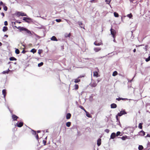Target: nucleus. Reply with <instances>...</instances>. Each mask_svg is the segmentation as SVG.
Returning a JSON list of instances; mask_svg holds the SVG:
<instances>
[{
  "mask_svg": "<svg viewBox=\"0 0 150 150\" xmlns=\"http://www.w3.org/2000/svg\"><path fill=\"white\" fill-rule=\"evenodd\" d=\"M111 34L112 35V37H113L114 39H115V35L116 33V31L115 30L112 29V28H111L110 29Z\"/></svg>",
  "mask_w": 150,
  "mask_h": 150,
  "instance_id": "obj_1",
  "label": "nucleus"
},
{
  "mask_svg": "<svg viewBox=\"0 0 150 150\" xmlns=\"http://www.w3.org/2000/svg\"><path fill=\"white\" fill-rule=\"evenodd\" d=\"M16 23L15 22H14L13 24V25H14L15 27L17 28H19V29L20 30V31H25L26 28H23V27H17V26H16Z\"/></svg>",
  "mask_w": 150,
  "mask_h": 150,
  "instance_id": "obj_2",
  "label": "nucleus"
},
{
  "mask_svg": "<svg viewBox=\"0 0 150 150\" xmlns=\"http://www.w3.org/2000/svg\"><path fill=\"white\" fill-rule=\"evenodd\" d=\"M126 114V112L125 111V110H122L120 112L118 113L117 115L119 116H121L122 115Z\"/></svg>",
  "mask_w": 150,
  "mask_h": 150,
  "instance_id": "obj_3",
  "label": "nucleus"
},
{
  "mask_svg": "<svg viewBox=\"0 0 150 150\" xmlns=\"http://www.w3.org/2000/svg\"><path fill=\"white\" fill-rule=\"evenodd\" d=\"M11 117L13 120L14 121H17V119L18 118V117L14 114H12Z\"/></svg>",
  "mask_w": 150,
  "mask_h": 150,
  "instance_id": "obj_4",
  "label": "nucleus"
},
{
  "mask_svg": "<svg viewBox=\"0 0 150 150\" xmlns=\"http://www.w3.org/2000/svg\"><path fill=\"white\" fill-rule=\"evenodd\" d=\"M97 85V83L95 81H93L90 84V86L92 87H95Z\"/></svg>",
  "mask_w": 150,
  "mask_h": 150,
  "instance_id": "obj_5",
  "label": "nucleus"
},
{
  "mask_svg": "<svg viewBox=\"0 0 150 150\" xmlns=\"http://www.w3.org/2000/svg\"><path fill=\"white\" fill-rule=\"evenodd\" d=\"M16 125L18 127H21L23 126V123L22 122H18L16 124Z\"/></svg>",
  "mask_w": 150,
  "mask_h": 150,
  "instance_id": "obj_6",
  "label": "nucleus"
},
{
  "mask_svg": "<svg viewBox=\"0 0 150 150\" xmlns=\"http://www.w3.org/2000/svg\"><path fill=\"white\" fill-rule=\"evenodd\" d=\"M23 21H25L28 23H29L31 20L30 18L25 17H23Z\"/></svg>",
  "mask_w": 150,
  "mask_h": 150,
  "instance_id": "obj_7",
  "label": "nucleus"
},
{
  "mask_svg": "<svg viewBox=\"0 0 150 150\" xmlns=\"http://www.w3.org/2000/svg\"><path fill=\"white\" fill-rule=\"evenodd\" d=\"M83 77V76H79L78 77V79H75V80H74L75 83H77L80 82V79H78L79 78H81L82 77Z\"/></svg>",
  "mask_w": 150,
  "mask_h": 150,
  "instance_id": "obj_8",
  "label": "nucleus"
},
{
  "mask_svg": "<svg viewBox=\"0 0 150 150\" xmlns=\"http://www.w3.org/2000/svg\"><path fill=\"white\" fill-rule=\"evenodd\" d=\"M116 136V133L114 132L112 133L110 136V139H114Z\"/></svg>",
  "mask_w": 150,
  "mask_h": 150,
  "instance_id": "obj_9",
  "label": "nucleus"
},
{
  "mask_svg": "<svg viewBox=\"0 0 150 150\" xmlns=\"http://www.w3.org/2000/svg\"><path fill=\"white\" fill-rule=\"evenodd\" d=\"M79 25H80V27L82 28H83V29H84V24H83L81 22H79Z\"/></svg>",
  "mask_w": 150,
  "mask_h": 150,
  "instance_id": "obj_10",
  "label": "nucleus"
},
{
  "mask_svg": "<svg viewBox=\"0 0 150 150\" xmlns=\"http://www.w3.org/2000/svg\"><path fill=\"white\" fill-rule=\"evenodd\" d=\"M93 50L96 52H97L101 50V48L99 47L94 48Z\"/></svg>",
  "mask_w": 150,
  "mask_h": 150,
  "instance_id": "obj_11",
  "label": "nucleus"
},
{
  "mask_svg": "<svg viewBox=\"0 0 150 150\" xmlns=\"http://www.w3.org/2000/svg\"><path fill=\"white\" fill-rule=\"evenodd\" d=\"M117 105L115 103H112L111 105V108H115L117 107Z\"/></svg>",
  "mask_w": 150,
  "mask_h": 150,
  "instance_id": "obj_12",
  "label": "nucleus"
},
{
  "mask_svg": "<svg viewBox=\"0 0 150 150\" xmlns=\"http://www.w3.org/2000/svg\"><path fill=\"white\" fill-rule=\"evenodd\" d=\"M71 115L70 113H67L66 115V117L67 119H70L71 117Z\"/></svg>",
  "mask_w": 150,
  "mask_h": 150,
  "instance_id": "obj_13",
  "label": "nucleus"
},
{
  "mask_svg": "<svg viewBox=\"0 0 150 150\" xmlns=\"http://www.w3.org/2000/svg\"><path fill=\"white\" fill-rule=\"evenodd\" d=\"M139 134L141 136H144L145 135V132L143 131L142 130L139 132Z\"/></svg>",
  "mask_w": 150,
  "mask_h": 150,
  "instance_id": "obj_14",
  "label": "nucleus"
},
{
  "mask_svg": "<svg viewBox=\"0 0 150 150\" xmlns=\"http://www.w3.org/2000/svg\"><path fill=\"white\" fill-rule=\"evenodd\" d=\"M101 144V139H99L97 140V144L99 146Z\"/></svg>",
  "mask_w": 150,
  "mask_h": 150,
  "instance_id": "obj_15",
  "label": "nucleus"
},
{
  "mask_svg": "<svg viewBox=\"0 0 150 150\" xmlns=\"http://www.w3.org/2000/svg\"><path fill=\"white\" fill-rule=\"evenodd\" d=\"M51 40H53V41H57V38H56V37L54 36H52L51 39Z\"/></svg>",
  "mask_w": 150,
  "mask_h": 150,
  "instance_id": "obj_16",
  "label": "nucleus"
},
{
  "mask_svg": "<svg viewBox=\"0 0 150 150\" xmlns=\"http://www.w3.org/2000/svg\"><path fill=\"white\" fill-rule=\"evenodd\" d=\"M8 30L7 27L6 26H4L3 28V31L4 32L7 31Z\"/></svg>",
  "mask_w": 150,
  "mask_h": 150,
  "instance_id": "obj_17",
  "label": "nucleus"
},
{
  "mask_svg": "<svg viewBox=\"0 0 150 150\" xmlns=\"http://www.w3.org/2000/svg\"><path fill=\"white\" fill-rule=\"evenodd\" d=\"M2 93L4 95V97L5 98L6 95V90L3 89L2 90Z\"/></svg>",
  "mask_w": 150,
  "mask_h": 150,
  "instance_id": "obj_18",
  "label": "nucleus"
},
{
  "mask_svg": "<svg viewBox=\"0 0 150 150\" xmlns=\"http://www.w3.org/2000/svg\"><path fill=\"white\" fill-rule=\"evenodd\" d=\"M94 44L95 45L99 46L101 44H102V43H98L97 41H96L94 42Z\"/></svg>",
  "mask_w": 150,
  "mask_h": 150,
  "instance_id": "obj_19",
  "label": "nucleus"
},
{
  "mask_svg": "<svg viewBox=\"0 0 150 150\" xmlns=\"http://www.w3.org/2000/svg\"><path fill=\"white\" fill-rule=\"evenodd\" d=\"M10 71V70L9 69H8V70H6V71H4L3 72H2V73L3 74H8L9 72Z\"/></svg>",
  "mask_w": 150,
  "mask_h": 150,
  "instance_id": "obj_20",
  "label": "nucleus"
},
{
  "mask_svg": "<svg viewBox=\"0 0 150 150\" xmlns=\"http://www.w3.org/2000/svg\"><path fill=\"white\" fill-rule=\"evenodd\" d=\"M9 59L10 61H13V60L16 61L17 60L14 57H11Z\"/></svg>",
  "mask_w": 150,
  "mask_h": 150,
  "instance_id": "obj_21",
  "label": "nucleus"
},
{
  "mask_svg": "<svg viewBox=\"0 0 150 150\" xmlns=\"http://www.w3.org/2000/svg\"><path fill=\"white\" fill-rule=\"evenodd\" d=\"M86 116L88 117H91V115H90V114H89V112H86Z\"/></svg>",
  "mask_w": 150,
  "mask_h": 150,
  "instance_id": "obj_22",
  "label": "nucleus"
},
{
  "mask_svg": "<svg viewBox=\"0 0 150 150\" xmlns=\"http://www.w3.org/2000/svg\"><path fill=\"white\" fill-rule=\"evenodd\" d=\"M71 124V122H67L66 123V125L67 127H69L70 126Z\"/></svg>",
  "mask_w": 150,
  "mask_h": 150,
  "instance_id": "obj_23",
  "label": "nucleus"
},
{
  "mask_svg": "<svg viewBox=\"0 0 150 150\" xmlns=\"http://www.w3.org/2000/svg\"><path fill=\"white\" fill-rule=\"evenodd\" d=\"M98 73L97 71L94 72L93 73V76L97 77L98 76Z\"/></svg>",
  "mask_w": 150,
  "mask_h": 150,
  "instance_id": "obj_24",
  "label": "nucleus"
},
{
  "mask_svg": "<svg viewBox=\"0 0 150 150\" xmlns=\"http://www.w3.org/2000/svg\"><path fill=\"white\" fill-rule=\"evenodd\" d=\"M79 107L81 109L83 110L85 112H87V111L81 105H80L79 106Z\"/></svg>",
  "mask_w": 150,
  "mask_h": 150,
  "instance_id": "obj_25",
  "label": "nucleus"
},
{
  "mask_svg": "<svg viewBox=\"0 0 150 150\" xmlns=\"http://www.w3.org/2000/svg\"><path fill=\"white\" fill-rule=\"evenodd\" d=\"M15 53L17 54H18L20 53V51L18 49H16L15 50Z\"/></svg>",
  "mask_w": 150,
  "mask_h": 150,
  "instance_id": "obj_26",
  "label": "nucleus"
},
{
  "mask_svg": "<svg viewBox=\"0 0 150 150\" xmlns=\"http://www.w3.org/2000/svg\"><path fill=\"white\" fill-rule=\"evenodd\" d=\"M143 149V147L142 145H139L138 147L139 150H142Z\"/></svg>",
  "mask_w": 150,
  "mask_h": 150,
  "instance_id": "obj_27",
  "label": "nucleus"
},
{
  "mask_svg": "<svg viewBox=\"0 0 150 150\" xmlns=\"http://www.w3.org/2000/svg\"><path fill=\"white\" fill-rule=\"evenodd\" d=\"M117 74V72L116 71H114L113 74H112V76H116Z\"/></svg>",
  "mask_w": 150,
  "mask_h": 150,
  "instance_id": "obj_28",
  "label": "nucleus"
},
{
  "mask_svg": "<svg viewBox=\"0 0 150 150\" xmlns=\"http://www.w3.org/2000/svg\"><path fill=\"white\" fill-rule=\"evenodd\" d=\"M19 14L20 16H26V14L23 13H20Z\"/></svg>",
  "mask_w": 150,
  "mask_h": 150,
  "instance_id": "obj_29",
  "label": "nucleus"
},
{
  "mask_svg": "<svg viewBox=\"0 0 150 150\" xmlns=\"http://www.w3.org/2000/svg\"><path fill=\"white\" fill-rule=\"evenodd\" d=\"M114 16L116 17H118L119 16L118 14L115 12L114 13Z\"/></svg>",
  "mask_w": 150,
  "mask_h": 150,
  "instance_id": "obj_30",
  "label": "nucleus"
},
{
  "mask_svg": "<svg viewBox=\"0 0 150 150\" xmlns=\"http://www.w3.org/2000/svg\"><path fill=\"white\" fill-rule=\"evenodd\" d=\"M30 52L34 53L36 52V50L35 49H33L31 50Z\"/></svg>",
  "mask_w": 150,
  "mask_h": 150,
  "instance_id": "obj_31",
  "label": "nucleus"
},
{
  "mask_svg": "<svg viewBox=\"0 0 150 150\" xmlns=\"http://www.w3.org/2000/svg\"><path fill=\"white\" fill-rule=\"evenodd\" d=\"M71 35L70 33H69L68 34H65V36L66 37H69Z\"/></svg>",
  "mask_w": 150,
  "mask_h": 150,
  "instance_id": "obj_32",
  "label": "nucleus"
},
{
  "mask_svg": "<svg viewBox=\"0 0 150 150\" xmlns=\"http://www.w3.org/2000/svg\"><path fill=\"white\" fill-rule=\"evenodd\" d=\"M142 123H140L139 124L138 127L139 128H140V129H142Z\"/></svg>",
  "mask_w": 150,
  "mask_h": 150,
  "instance_id": "obj_33",
  "label": "nucleus"
},
{
  "mask_svg": "<svg viewBox=\"0 0 150 150\" xmlns=\"http://www.w3.org/2000/svg\"><path fill=\"white\" fill-rule=\"evenodd\" d=\"M43 64V62H41L40 63L38 64V67H40L42 66Z\"/></svg>",
  "mask_w": 150,
  "mask_h": 150,
  "instance_id": "obj_34",
  "label": "nucleus"
},
{
  "mask_svg": "<svg viewBox=\"0 0 150 150\" xmlns=\"http://www.w3.org/2000/svg\"><path fill=\"white\" fill-rule=\"evenodd\" d=\"M111 0H105V2L107 4H109V3L111 1Z\"/></svg>",
  "mask_w": 150,
  "mask_h": 150,
  "instance_id": "obj_35",
  "label": "nucleus"
},
{
  "mask_svg": "<svg viewBox=\"0 0 150 150\" xmlns=\"http://www.w3.org/2000/svg\"><path fill=\"white\" fill-rule=\"evenodd\" d=\"M127 16L129 17V18H131L132 17V15L131 13H130L129 14H128L127 15Z\"/></svg>",
  "mask_w": 150,
  "mask_h": 150,
  "instance_id": "obj_36",
  "label": "nucleus"
},
{
  "mask_svg": "<svg viewBox=\"0 0 150 150\" xmlns=\"http://www.w3.org/2000/svg\"><path fill=\"white\" fill-rule=\"evenodd\" d=\"M43 52V50H38V54H40Z\"/></svg>",
  "mask_w": 150,
  "mask_h": 150,
  "instance_id": "obj_37",
  "label": "nucleus"
},
{
  "mask_svg": "<svg viewBox=\"0 0 150 150\" xmlns=\"http://www.w3.org/2000/svg\"><path fill=\"white\" fill-rule=\"evenodd\" d=\"M25 32L28 34H30L31 33V32L29 30H28L27 29H26Z\"/></svg>",
  "mask_w": 150,
  "mask_h": 150,
  "instance_id": "obj_38",
  "label": "nucleus"
},
{
  "mask_svg": "<svg viewBox=\"0 0 150 150\" xmlns=\"http://www.w3.org/2000/svg\"><path fill=\"white\" fill-rule=\"evenodd\" d=\"M123 99H124V98H116V100L118 101H120V100H123Z\"/></svg>",
  "mask_w": 150,
  "mask_h": 150,
  "instance_id": "obj_39",
  "label": "nucleus"
},
{
  "mask_svg": "<svg viewBox=\"0 0 150 150\" xmlns=\"http://www.w3.org/2000/svg\"><path fill=\"white\" fill-rule=\"evenodd\" d=\"M120 134H121L120 132L118 131L117 132L116 134V136H117L120 135Z\"/></svg>",
  "mask_w": 150,
  "mask_h": 150,
  "instance_id": "obj_40",
  "label": "nucleus"
},
{
  "mask_svg": "<svg viewBox=\"0 0 150 150\" xmlns=\"http://www.w3.org/2000/svg\"><path fill=\"white\" fill-rule=\"evenodd\" d=\"M55 21L57 22H60L61 21V20L60 19H56Z\"/></svg>",
  "mask_w": 150,
  "mask_h": 150,
  "instance_id": "obj_41",
  "label": "nucleus"
},
{
  "mask_svg": "<svg viewBox=\"0 0 150 150\" xmlns=\"http://www.w3.org/2000/svg\"><path fill=\"white\" fill-rule=\"evenodd\" d=\"M4 9L5 11H7L8 10V8L6 6H4Z\"/></svg>",
  "mask_w": 150,
  "mask_h": 150,
  "instance_id": "obj_42",
  "label": "nucleus"
},
{
  "mask_svg": "<svg viewBox=\"0 0 150 150\" xmlns=\"http://www.w3.org/2000/svg\"><path fill=\"white\" fill-rule=\"evenodd\" d=\"M110 130L108 129H106L105 130V132L108 133L109 132Z\"/></svg>",
  "mask_w": 150,
  "mask_h": 150,
  "instance_id": "obj_43",
  "label": "nucleus"
},
{
  "mask_svg": "<svg viewBox=\"0 0 150 150\" xmlns=\"http://www.w3.org/2000/svg\"><path fill=\"white\" fill-rule=\"evenodd\" d=\"M42 142L44 145H45L46 144V141L45 140H43L42 141Z\"/></svg>",
  "mask_w": 150,
  "mask_h": 150,
  "instance_id": "obj_44",
  "label": "nucleus"
},
{
  "mask_svg": "<svg viewBox=\"0 0 150 150\" xmlns=\"http://www.w3.org/2000/svg\"><path fill=\"white\" fill-rule=\"evenodd\" d=\"M0 6L2 5L3 6H4V4L3 2L2 1H1L0 2Z\"/></svg>",
  "mask_w": 150,
  "mask_h": 150,
  "instance_id": "obj_45",
  "label": "nucleus"
},
{
  "mask_svg": "<svg viewBox=\"0 0 150 150\" xmlns=\"http://www.w3.org/2000/svg\"><path fill=\"white\" fill-rule=\"evenodd\" d=\"M126 137H125V136H122V137H121V139L122 140H125L126 139Z\"/></svg>",
  "mask_w": 150,
  "mask_h": 150,
  "instance_id": "obj_46",
  "label": "nucleus"
},
{
  "mask_svg": "<svg viewBox=\"0 0 150 150\" xmlns=\"http://www.w3.org/2000/svg\"><path fill=\"white\" fill-rule=\"evenodd\" d=\"M32 132L33 134L35 135L36 134V132L35 131L32 130Z\"/></svg>",
  "mask_w": 150,
  "mask_h": 150,
  "instance_id": "obj_47",
  "label": "nucleus"
},
{
  "mask_svg": "<svg viewBox=\"0 0 150 150\" xmlns=\"http://www.w3.org/2000/svg\"><path fill=\"white\" fill-rule=\"evenodd\" d=\"M75 86V88L76 89H78L79 87L78 85L77 84H75L74 85Z\"/></svg>",
  "mask_w": 150,
  "mask_h": 150,
  "instance_id": "obj_48",
  "label": "nucleus"
},
{
  "mask_svg": "<svg viewBox=\"0 0 150 150\" xmlns=\"http://www.w3.org/2000/svg\"><path fill=\"white\" fill-rule=\"evenodd\" d=\"M4 25L6 26L8 25V22L7 21H5L4 23Z\"/></svg>",
  "mask_w": 150,
  "mask_h": 150,
  "instance_id": "obj_49",
  "label": "nucleus"
},
{
  "mask_svg": "<svg viewBox=\"0 0 150 150\" xmlns=\"http://www.w3.org/2000/svg\"><path fill=\"white\" fill-rule=\"evenodd\" d=\"M150 60V59H149V58H146L145 60L146 61V62H148Z\"/></svg>",
  "mask_w": 150,
  "mask_h": 150,
  "instance_id": "obj_50",
  "label": "nucleus"
},
{
  "mask_svg": "<svg viewBox=\"0 0 150 150\" xmlns=\"http://www.w3.org/2000/svg\"><path fill=\"white\" fill-rule=\"evenodd\" d=\"M118 116H118V115H116V119H117V121H119V120L118 119Z\"/></svg>",
  "mask_w": 150,
  "mask_h": 150,
  "instance_id": "obj_51",
  "label": "nucleus"
},
{
  "mask_svg": "<svg viewBox=\"0 0 150 150\" xmlns=\"http://www.w3.org/2000/svg\"><path fill=\"white\" fill-rule=\"evenodd\" d=\"M1 15H2L3 17H4L5 16L4 13L3 12H2L1 13Z\"/></svg>",
  "mask_w": 150,
  "mask_h": 150,
  "instance_id": "obj_52",
  "label": "nucleus"
},
{
  "mask_svg": "<svg viewBox=\"0 0 150 150\" xmlns=\"http://www.w3.org/2000/svg\"><path fill=\"white\" fill-rule=\"evenodd\" d=\"M25 51L24 50H23L22 52V53H25Z\"/></svg>",
  "mask_w": 150,
  "mask_h": 150,
  "instance_id": "obj_53",
  "label": "nucleus"
},
{
  "mask_svg": "<svg viewBox=\"0 0 150 150\" xmlns=\"http://www.w3.org/2000/svg\"><path fill=\"white\" fill-rule=\"evenodd\" d=\"M134 77V76L133 78L131 80H130L129 81V82H132V81Z\"/></svg>",
  "mask_w": 150,
  "mask_h": 150,
  "instance_id": "obj_54",
  "label": "nucleus"
},
{
  "mask_svg": "<svg viewBox=\"0 0 150 150\" xmlns=\"http://www.w3.org/2000/svg\"><path fill=\"white\" fill-rule=\"evenodd\" d=\"M148 146H150V142H148Z\"/></svg>",
  "mask_w": 150,
  "mask_h": 150,
  "instance_id": "obj_55",
  "label": "nucleus"
},
{
  "mask_svg": "<svg viewBox=\"0 0 150 150\" xmlns=\"http://www.w3.org/2000/svg\"><path fill=\"white\" fill-rule=\"evenodd\" d=\"M146 137H150V134H148L147 135H146Z\"/></svg>",
  "mask_w": 150,
  "mask_h": 150,
  "instance_id": "obj_56",
  "label": "nucleus"
},
{
  "mask_svg": "<svg viewBox=\"0 0 150 150\" xmlns=\"http://www.w3.org/2000/svg\"><path fill=\"white\" fill-rule=\"evenodd\" d=\"M133 51L134 52H135L136 51V49H134L133 50Z\"/></svg>",
  "mask_w": 150,
  "mask_h": 150,
  "instance_id": "obj_57",
  "label": "nucleus"
},
{
  "mask_svg": "<svg viewBox=\"0 0 150 150\" xmlns=\"http://www.w3.org/2000/svg\"><path fill=\"white\" fill-rule=\"evenodd\" d=\"M8 35H4V36L6 37H8Z\"/></svg>",
  "mask_w": 150,
  "mask_h": 150,
  "instance_id": "obj_58",
  "label": "nucleus"
},
{
  "mask_svg": "<svg viewBox=\"0 0 150 150\" xmlns=\"http://www.w3.org/2000/svg\"><path fill=\"white\" fill-rule=\"evenodd\" d=\"M36 138L38 139V134H37L36 136Z\"/></svg>",
  "mask_w": 150,
  "mask_h": 150,
  "instance_id": "obj_59",
  "label": "nucleus"
},
{
  "mask_svg": "<svg viewBox=\"0 0 150 150\" xmlns=\"http://www.w3.org/2000/svg\"><path fill=\"white\" fill-rule=\"evenodd\" d=\"M2 45V44L1 43V42H0V46H1Z\"/></svg>",
  "mask_w": 150,
  "mask_h": 150,
  "instance_id": "obj_60",
  "label": "nucleus"
},
{
  "mask_svg": "<svg viewBox=\"0 0 150 150\" xmlns=\"http://www.w3.org/2000/svg\"><path fill=\"white\" fill-rule=\"evenodd\" d=\"M113 41L114 42H115V39H114Z\"/></svg>",
  "mask_w": 150,
  "mask_h": 150,
  "instance_id": "obj_61",
  "label": "nucleus"
},
{
  "mask_svg": "<svg viewBox=\"0 0 150 150\" xmlns=\"http://www.w3.org/2000/svg\"><path fill=\"white\" fill-rule=\"evenodd\" d=\"M38 28H41V27H39V25H38Z\"/></svg>",
  "mask_w": 150,
  "mask_h": 150,
  "instance_id": "obj_62",
  "label": "nucleus"
},
{
  "mask_svg": "<svg viewBox=\"0 0 150 150\" xmlns=\"http://www.w3.org/2000/svg\"><path fill=\"white\" fill-rule=\"evenodd\" d=\"M40 132V131L38 130V133H39Z\"/></svg>",
  "mask_w": 150,
  "mask_h": 150,
  "instance_id": "obj_63",
  "label": "nucleus"
},
{
  "mask_svg": "<svg viewBox=\"0 0 150 150\" xmlns=\"http://www.w3.org/2000/svg\"><path fill=\"white\" fill-rule=\"evenodd\" d=\"M148 58H149V59H150V56H149Z\"/></svg>",
  "mask_w": 150,
  "mask_h": 150,
  "instance_id": "obj_64",
  "label": "nucleus"
}]
</instances>
